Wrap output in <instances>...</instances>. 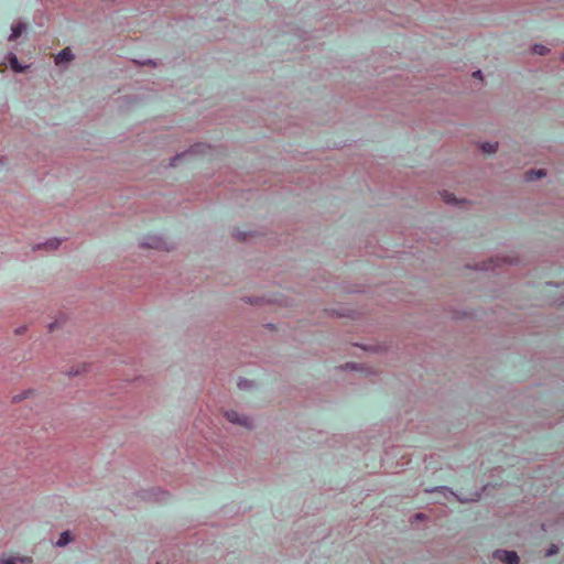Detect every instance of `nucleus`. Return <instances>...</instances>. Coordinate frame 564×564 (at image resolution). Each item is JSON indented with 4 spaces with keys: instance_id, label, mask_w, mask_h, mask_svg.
Masks as SVG:
<instances>
[{
    "instance_id": "f257e3e1",
    "label": "nucleus",
    "mask_w": 564,
    "mask_h": 564,
    "mask_svg": "<svg viewBox=\"0 0 564 564\" xmlns=\"http://www.w3.org/2000/svg\"><path fill=\"white\" fill-rule=\"evenodd\" d=\"M494 557L501 562H505L507 564H518L519 563V556L513 551L497 550L494 553Z\"/></svg>"
},
{
    "instance_id": "f03ea898",
    "label": "nucleus",
    "mask_w": 564,
    "mask_h": 564,
    "mask_svg": "<svg viewBox=\"0 0 564 564\" xmlns=\"http://www.w3.org/2000/svg\"><path fill=\"white\" fill-rule=\"evenodd\" d=\"M226 417L229 422L238 423L240 425L249 426L248 419L241 417L236 411H230L226 413Z\"/></svg>"
},
{
    "instance_id": "7ed1b4c3",
    "label": "nucleus",
    "mask_w": 564,
    "mask_h": 564,
    "mask_svg": "<svg viewBox=\"0 0 564 564\" xmlns=\"http://www.w3.org/2000/svg\"><path fill=\"white\" fill-rule=\"evenodd\" d=\"M70 59H73L72 51L69 47H66L56 55L55 63L59 65L65 62H69Z\"/></svg>"
},
{
    "instance_id": "20e7f679",
    "label": "nucleus",
    "mask_w": 564,
    "mask_h": 564,
    "mask_svg": "<svg viewBox=\"0 0 564 564\" xmlns=\"http://www.w3.org/2000/svg\"><path fill=\"white\" fill-rule=\"evenodd\" d=\"M545 176L544 170H531L525 173L527 181H534L535 178H540Z\"/></svg>"
},
{
    "instance_id": "39448f33",
    "label": "nucleus",
    "mask_w": 564,
    "mask_h": 564,
    "mask_svg": "<svg viewBox=\"0 0 564 564\" xmlns=\"http://www.w3.org/2000/svg\"><path fill=\"white\" fill-rule=\"evenodd\" d=\"M24 29H25V26H24V24H22V23H18L17 25H14V26L12 28V33H11V35L9 36V40H10V41H13V40L18 39V37L22 34V32L24 31Z\"/></svg>"
},
{
    "instance_id": "423d86ee",
    "label": "nucleus",
    "mask_w": 564,
    "mask_h": 564,
    "mask_svg": "<svg viewBox=\"0 0 564 564\" xmlns=\"http://www.w3.org/2000/svg\"><path fill=\"white\" fill-rule=\"evenodd\" d=\"M70 541H72L70 533L68 531H66L61 534L58 541L56 542V545L64 546Z\"/></svg>"
},
{
    "instance_id": "0eeeda50",
    "label": "nucleus",
    "mask_w": 564,
    "mask_h": 564,
    "mask_svg": "<svg viewBox=\"0 0 564 564\" xmlns=\"http://www.w3.org/2000/svg\"><path fill=\"white\" fill-rule=\"evenodd\" d=\"M497 148H498L497 143L485 142L481 144V150L485 153H489V154L495 153L497 151Z\"/></svg>"
},
{
    "instance_id": "6e6552de",
    "label": "nucleus",
    "mask_w": 564,
    "mask_h": 564,
    "mask_svg": "<svg viewBox=\"0 0 564 564\" xmlns=\"http://www.w3.org/2000/svg\"><path fill=\"white\" fill-rule=\"evenodd\" d=\"M9 62H10V65H11L12 69H14L15 72H21L22 70V67L19 64V61H18V58H17V56L14 54H10Z\"/></svg>"
},
{
    "instance_id": "1a4fd4ad",
    "label": "nucleus",
    "mask_w": 564,
    "mask_h": 564,
    "mask_svg": "<svg viewBox=\"0 0 564 564\" xmlns=\"http://www.w3.org/2000/svg\"><path fill=\"white\" fill-rule=\"evenodd\" d=\"M547 48L544 45L536 44L533 46V53L538 55H544L547 53Z\"/></svg>"
},
{
    "instance_id": "9d476101",
    "label": "nucleus",
    "mask_w": 564,
    "mask_h": 564,
    "mask_svg": "<svg viewBox=\"0 0 564 564\" xmlns=\"http://www.w3.org/2000/svg\"><path fill=\"white\" fill-rule=\"evenodd\" d=\"M17 561H23V558L15 557H0V564H17Z\"/></svg>"
},
{
    "instance_id": "9b49d317",
    "label": "nucleus",
    "mask_w": 564,
    "mask_h": 564,
    "mask_svg": "<svg viewBox=\"0 0 564 564\" xmlns=\"http://www.w3.org/2000/svg\"><path fill=\"white\" fill-rule=\"evenodd\" d=\"M443 199L448 204H456L457 199L453 194L445 193L443 194Z\"/></svg>"
},
{
    "instance_id": "f8f14e48",
    "label": "nucleus",
    "mask_w": 564,
    "mask_h": 564,
    "mask_svg": "<svg viewBox=\"0 0 564 564\" xmlns=\"http://www.w3.org/2000/svg\"><path fill=\"white\" fill-rule=\"evenodd\" d=\"M58 245L59 241L57 239H51L45 243V246L50 249H56Z\"/></svg>"
},
{
    "instance_id": "ddd939ff",
    "label": "nucleus",
    "mask_w": 564,
    "mask_h": 564,
    "mask_svg": "<svg viewBox=\"0 0 564 564\" xmlns=\"http://www.w3.org/2000/svg\"><path fill=\"white\" fill-rule=\"evenodd\" d=\"M186 155H187L186 153H183V154H181V155H177V156L173 160L172 165H173V166H175V165H176V163H175V162H176V161H178V160H181V159H183V158H185Z\"/></svg>"
},
{
    "instance_id": "4468645a",
    "label": "nucleus",
    "mask_w": 564,
    "mask_h": 564,
    "mask_svg": "<svg viewBox=\"0 0 564 564\" xmlns=\"http://www.w3.org/2000/svg\"><path fill=\"white\" fill-rule=\"evenodd\" d=\"M556 552H557V547L555 545H552L546 555H551V554H554Z\"/></svg>"
},
{
    "instance_id": "2eb2a0df",
    "label": "nucleus",
    "mask_w": 564,
    "mask_h": 564,
    "mask_svg": "<svg viewBox=\"0 0 564 564\" xmlns=\"http://www.w3.org/2000/svg\"><path fill=\"white\" fill-rule=\"evenodd\" d=\"M473 76H474L475 78H479V79H481V78H482V77H481V72H480V70H476V72H474V73H473Z\"/></svg>"
},
{
    "instance_id": "dca6fc26",
    "label": "nucleus",
    "mask_w": 564,
    "mask_h": 564,
    "mask_svg": "<svg viewBox=\"0 0 564 564\" xmlns=\"http://www.w3.org/2000/svg\"><path fill=\"white\" fill-rule=\"evenodd\" d=\"M479 496H480V495H479L478 492H475V494L473 495V497H470V498H466L465 500H477V499L479 498Z\"/></svg>"
},
{
    "instance_id": "f3484780",
    "label": "nucleus",
    "mask_w": 564,
    "mask_h": 564,
    "mask_svg": "<svg viewBox=\"0 0 564 564\" xmlns=\"http://www.w3.org/2000/svg\"><path fill=\"white\" fill-rule=\"evenodd\" d=\"M159 245H160L159 241L154 240L153 243H149L148 246L150 248H159Z\"/></svg>"
},
{
    "instance_id": "a211bd4d",
    "label": "nucleus",
    "mask_w": 564,
    "mask_h": 564,
    "mask_svg": "<svg viewBox=\"0 0 564 564\" xmlns=\"http://www.w3.org/2000/svg\"><path fill=\"white\" fill-rule=\"evenodd\" d=\"M54 329V324H51L50 325V330H53Z\"/></svg>"
},
{
    "instance_id": "6ab92c4d",
    "label": "nucleus",
    "mask_w": 564,
    "mask_h": 564,
    "mask_svg": "<svg viewBox=\"0 0 564 564\" xmlns=\"http://www.w3.org/2000/svg\"><path fill=\"white\" fill-rule=\"evenodd\" d=\"M563 58H564V55H563Z\"/></svg>"
},
{
    "instance_id": "aec40b11",
    "label": "nucleus",
    "mask_w": 564,
    "mask_h": 564,
    "mask_svg": "<svg viewBox=\"0 0 564 564\" xmlns=\"http://www.w3.org/2000/svg\"><path fill=\"white\" fill-rule=\"evenodd\" d=\"M156 564H160V563H156Z\"/></svg>"
}]
</instances>
